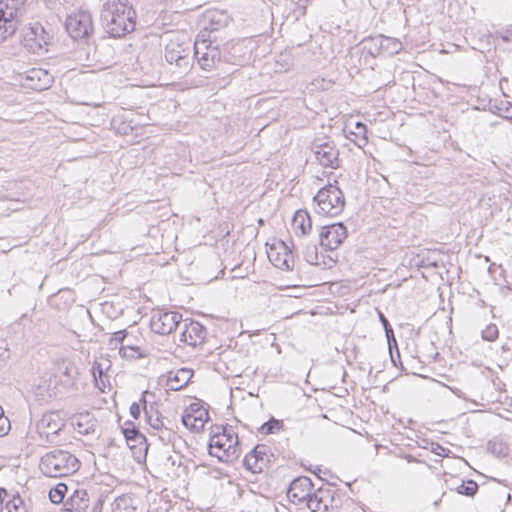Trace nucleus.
<instances>
[{
  "mask_svg": "<svg viewBox=\"0 0 512 512\" xmlns=\"http://www.w3.org/2000/svg\"><path fill=\"white\" fill-rule=\"evenodd\" d=\"M112 367V362L107 354L98 356L92 365V375L96 387L102 392L107 393L111 390V383L109 380V371Z\"/></svg>",
  "mask_w": 512,
  "mask_h": 512,
  "instance_id": "15",
  "label": "nucleus"
},
{
  "mask_svg": "<svg viewBox=\"0 0 512 512\" xmlns=\"http://www.w3.org/2000/svg\"><path fill=\"white\" fill-rule=\"evenodd\" d=\"M73 426L81 435H89L95 431L96 421L89 411H81L73 416Z\"/></svg>",
  "mask_w": 512,
  "mask_h": 512,
  "instance_id": "26",
  "label": "nucleus"
},
{
  "mask_svg": "<svg viewBox=\"0 0 512 512\" xmlns=\"http://www.w3.org/2000/svg\"><path fill=\"white\" fill-rule=\"evenodd\" d=\"M283 428V422L281 420L277 419H270L269 421L265 422L261 425L259 431L262 434L268 435L277 433Z\"/></svg>",
  "mask_w": 512,
  "mask_h": 512,
  "instance_id": "32",
  "label": "nucleus"
},
{
  "mask_svg": "<svg viewBox=\"0 0 512 512\" xmlns=\"http://www.w3.org/2000/svg\"><path fill=\"white\" fill-rule=\"evenodd\" d=\"M272 458L271 449L265 444H258L245 455L243 465L251 473L261 474L268 470Z\"/></svg>",
  "mask_w": 512,
  "mask_h": 512,
  "instance_id": "13",
  "label": "nucleus"
},
{
  "mask_svg": "<svg viewBox=\"0 0 512 512\" xmlns=\"http://www.w3.org/2000/svg\"><path fill=\"white\" fill-rule=\"evenodd\" d=\"M499 336V330L496 324L490 323L488 324L482 331V338L484 340L493 342Z\"/></svg>",
  "mask_w": 512,
  "mask_h": 512,
  "instance_id": "34",
  "label": "nucleus"
},
{
  "mask_svg": "<svg viewBox=\"0 0 512 512\" xmlns=\"http://www.w3.org/2000/svg\"><path fill=\"white\" fill-rule=\"evenodd\" d=\"M146 394H148V392H147V391H144V393H143V398H142V401H143L144 403L146 402V400H145V396H146Z\"/></svg>",
  "mask_w": 512,
  "mask_h": 512,
  "instance_id": "43",
  "label": "nucleus"
},
{
  "mask_svg": "<svg viewBox=\"0 0 512 512\" xmlns=\"http://www.w3.org/2000/svg\"><path fill=\"white\" fill-rule=\"evenodd\" d=\"M80 460L72 453L56 449L45 453L39 461L40 471L48 477H68L79 471Z\"/></svg>",
  "mask_w": 512,
  "mask_h": 512,
  "instance_id": "4",
  "label": "nucleus"
},
{
  "mask_svg": "<svg viewBox=\"0 0 512 512\" xmlns=\"http://www.w3.org/2000/svg\"><path fill=\"white\" fill-rule=\"evenodd\" d=\"M344 132L346 137L359 148H363L368 143L367 126L350 115L344 124Z\"/></svg>",
  "mask_w": 512,
  "mask_h": 512,
  "instance_id": "19",
  "label": "nucleus"
},
{
  "mask_svg": "<svg viewBox=\"0 0 512 512\" xmlns=\"http://www.w3.org/2000/svg\"><path fill=\"white\" fill-rule=\"evenodd\" d=\"M182 424L192 433H202L210 422L209 405L199 398L187 405L182 413Z\"/></svg>",
  "mask_w": 512,
  "mask_h": 512,
  "instance_id": "9",
  "label": "nucleus"
},
{
  "mask_svg": "<svg viewBox=\"0 0 512 512\" xmlns=\"http://www.w3.org/2000/svg\"><path fill=\"white\" fill-rule=\"evenodd\" d=\"M291 234L301 238L312 231V220L306 210H297L290 225Z\"/></svg>",
  "mask_w": 512,
  "mask_h": 512,
  "instance_id": "23",
  "label": "nucleus"
},
{
  "mask_svg": "<svg viewBox=\"0 0 512 512\" xmlns=\"http://www.w3.org/2000/svg\"><path fill=\"white\" fill-rule=\"evenodd\" d=\"M305 259L309 264L319 267H330L334 262L331 257L322 251H318L316 247H310L306 250Z\"/></svg>",
  "mask_w": 512,
  "mask_h": 512,
  "instance_id": "27",
  "label": "nucleus"
},
{
  "mask_svg": "<svg viewBox=\"0 0 512 512\" xmlns=\"http://www.w3.org/2000/svg\"><path fill=\"white\" fill-rule=\"evenodd\" d=\"M102 21L111 37L120 38L134 31L136 11L125 0H110L104 6Z\"/></svg>",
  "mask_w": 512,
  "mask_h": 512,
  "instance_id": "1",
  "label": "nucleus"
},
{
  "mask_svg": "<svg viewBox=\"0 0 512 512\" xmlns=\"http://www.w3.org/2000/svg\"><path fill=\"white\" fill-rule=\"evenodd\" d=\"M206 339V329L198 321L189 320L185 322L180 334V342L190 347L201 346Z\"/></svg>",
  "mask_w": 512,
  "mask_h": 512,
  "instance_id": "18",
  "label": "nucleus"
},
{
  "mask_svg": "<svg viewBox=\"0 0 512 512\" xmlns=\"http://www.w3.org/2000/svg\"><path fill=\"white\" fill-rule=\"evenodd\" d=\"M188 43L181 41L179 38L171 39L165 47V58L173 64H178L188 56Z\"/></svg>",
  "mask_w": 512,
  "mask_h": 512,
  "instance_id": "24",
  "label": "nucleus"
},
{
  "mask_svg": "<svg viewBox=\"0 0 512 512\" xmlns=\"http://www.w3.org/2000/svg\"><path fill=\"white\" fill-rule=\"evenodd\" d=\"M194 376L190 368H179L170 370L162 375L160 380L163 386L170 391H179L185 388Z\"/></svg>",
  "mask_w": 512,
  "mask_h": 512,
  "instance_id": "17",
  "label": "nucleus"
},
{
  "mask_svg": "<svg viewBox=\"0 0 512 512\" xmlns=\"http://www.w3.org/2000/svg\"><path fill=\"white\" fill-rule=\"evenodd\" d=\"M119 354L123 359L133 361L142 358L144 351L138 345H123L119 349Z\"/></svg>",
  "mask_w": 512,
  "mask_h": 512,
  "instance_id": "29",
  "label": "nucleus"
},
{
  "mask_svg": "<svg viewBox=\"0 0 512 512\" xmlns=\"http://www.w3.org/2000/svg\"><path fill=\"white\" fill-rule=\"evenodd\" d=\"M53 83V76L45 69L32 68L24 79L23 86L33 91H43L48 89Z\"/></svg>",
  "mask_w": 512,
  "mask_h": 512,
  "instance_id": "20",
  "label": "nucleus"
},
{
  "mask_svg": "<svg viewBox=\"0 0 512 512\" xmlns=\"http://www.w3.org/2000/svg\"><path fill=\"white\" fill-rule=\"evenodd\" d=\"M314 484L311 478L307 476H299L295 478L287 491V497L290 502L300 504L306 501L313 495Z\"/></svg>",
  "mask_w": 512,
  "mask_h": 512,
  "instance_id": "16",
  "label": "nucleus"
},
{
  "mask_svg": "<svg viewBox=\"0 0 512 512\" xmlns=\"http://www.w3.org/2000/svg\"><path fill=\"white\" fill-rule=\"evenodd\" d=\"M11 429V423L9 418L5 415L4 409L0 405V437H3L9 433Z\"/></svg>",
  "mask_w": 512,
  "mask_h": 512,
  "instance_id": "35",
  "label": "nucleus"
},
{
  "mask_svg": "<svg viewBox=\"0 0 512 512\" xmlns=\"http://www.w3.org/2000/svg\"><path fill=\"white\" fill-rule=\"evenodd\" d=\"M267 257L274 267L280 270H291L294 266V255L287 244L273 238L267 242Z\"/></svg>",
  "mask_w": 512,
  "mask_h": 512,
  "instance_id": "12",
  "label": "nucleus"
},
{
  "mask_svg": "<svg viewBox=\"0 0 512 512\" xmlns=\"http://www.w3.org/2000/svg\"><path fill=\"white\" fill-rule=\"evenodd\" d=\"M315 211L324 217L338 216L345 207V198L341 189L335 185L321 188L314 197Z\"/></svg>",
  "mask_w": 512,
  "mask_h": 512,
  "instance_id": "6",
  "label": "nucleus"
},
{
  "mask_svg": "<svg viewBox=\"0 0 512 512\" xmlns=\"http://www.w3.org/2000/svg\"><path fill=\"white\" fill-rule=\"evenodd\" d=\"M125 337H126V332L125 331H117V332L113 333L110 341L111 342L122 343L123 340L125 339Z\"/></svg>",
  "mask_w": 512,
  "mask_h": 512,
  "instance_id": "37",
  "label": "nucleus"
},
{
  "mask_svg": "<svg viewBox=\"0 0 512 512\" xmlns=\"http://www.w3.org/2000/svg\"><path fill=\"white\" fill-rule=\"evenodd\" d=\"M456 490L461 495L474 496L478 491V484L474 480H468L459 485Z\"/></svg>",
  "mask_w": 512,
  "mask_h": 512,
  "instance_id": "33",
  "label": "nucleus"
},
{
  "mask_svg": "<svg viewBox=\"0 0 512 512\" xmlns=\"http://www.w3.org/2000/svg\"><path fill=\"white\" fill-rule=\"evenodd\" d=\"M65 29L73 40L87 41L95 30L92 14L84 9L72 11L66 17Z\"/></svg>",
  "mask_w": 512,
  "mask_h": 512,
  "instance_id": "8",
  "label": "nucleus"
},
{
  "mask_svg": "<svg viewBox=\"0 0 512 512\" xmlns=\"http://www.w3.org/2000/svg\"><path fill=\"white\" fill-rule=\"evenodd\" d=\"M113 512H136L134 500L129 495H122L115 499Z\"/></svg>",
  "mask_w": 512,
  "mask_h": 512,
  "instance_id": "28",
  "label": "nucleus"
},
{
  "mask_svg": "<svg viewBox=\"0 0 512 512\" xmlns=\"http://www.w3.org/2000/svg\"><path fill=\"white\" fill-rule=\"evenodd\" d=\"M129 411H130V414L131 416L134 418V420H137L139 419L140 415H141V406L139 403H132L130 408H129Z\"/></svg>",
  "mask_w": 512,
  "mask_h": 512,
  "instance_id": "36",
  "label": "nucleus"
},
{
  "mask_svg": "<svg viewBox=\"0 0 512 512\" xmlns=\"http://www.w3.org/2000/svg\"><path fill=\"white\" fill-rule=\"evenodd\" d=\"M209 453L223 462H232L240 455L237 433L229 425H214L209 438Z\"/></svg>",
  "mask_w": 512,
  "mask_h": 512,
  "instance_id": "3",
  "label": "nucleus"
},
{
  "mask_svg": "<svg viewBox=\"0 0 512 512\" xmlns=\"http://www.w3.org/2000/svg\"><path fill=\"white\" fill-rule=\"evenodd\" d=\"M347 237V231L343 224L336 223L323 228L320 234V243L328 250L337 249Z\"/></svg>",
  "mask_w": 512,
  "mask_h": 512,
  "instance_id": "21",
  "label": "nucleus"
},
{
  "mask_svg": "<svg viewBox=\"0 0 512 512\" xmlns=\"http://www.w3.org/2000/svg\"><path fill=\"white\" fill-rule=\"evenodd\" d=\"M381 319H382L384 326L387 327L388 321L386 320V318L383 315H381Z\"/></svg>",
  "mask_w": 512,
  "mask_h": 512,
  "instance_id": "42",
  "label": "nucleus"
},
{
  "mask_svg": "<svg viewBox=\"0 0 512 512\" xmlns=\"http://www.w3.org/2000/svg\"><path fill=\"white\" fill-rule=\"evenodd\" d=\"M66 426V418L62 411L50 409L30 427L26 434L28 445L47 447L52 444Z\"/></svg>",
  "mask_w": 512,
  "mask_h": 512,
  "instance_id": "2",
  "label": "nucleus"
},
{
  "mask_svg": "<svg viewBox=\"0 0 512 512\" xmlns=\"http://www.w3.org/2000/svg\"><path fill=\"white\" fill-rule=\"evenodd\" d=\"M5 508L7 512H25V503L18 494H8L5 501Z\"/></svg>",
  "mask_w": 512,
  "mask_h": 512,
  "instance_id": "30",
  "label": "nucleus"
},
{
  "mask_svg": "<svg viewBox=\"0 0 512 512\" xmlns=\"http://www.w3.org/2000/svg\"><path fill=\"white\" fill-rule=\"evenodd\" d=\"M89 496L85 489H76L64 505L63 512H86Z\"/></svg>",
  "mask_w": 512,
  "mask_h": 512,
  "instance_id": "25",
  "label": "nucleus"
},
{
  "mask_svg": "<svg viewBox=\"0 0 512 512\" xmlns=\"http://www.w3.org/2000/svg\"><path fill=\"white\" fill-rule=\"evenodd\" d=\"M121 432L133 458L138 463H144L149 449L146 436L139 430L137 424L131 420L124 421L121 425Z\"/></svg>",
  "mask_w": 512,
  "mask_h": 512,
  "instance_id": "10",
  "label": "nucleus"
},
{
  "mask_svg": "<svg viewBox=\"0 0 512 512\" xmlns=\"http://www.w3.org/2000/svg\"><path fill=\"white\" fill-rule=\"evenodd\" d=\"M8 498V492L4 488H0V512H3L5 507V501Z\"/></svg>",
  "mask_w": 512,
  "mask_h": 512,
  "instance_id": "38",
  "label": "nucleus"
},
{
  "mask_svg": "<svg viewBox=\"0 0 512 512\" xmlns=\"http://www.w3.org/2000/svg\"><path fill=\"white\" fill-rule=\"evenodd\" d=\"M220 228H221V232L224 233L225 236H228L230 234L231 230L233 229V225L225 223V224L220 225Z\"/></svg>",
  "mask_w": 512,
  "mask_h": 512,
  "instance_id": "39",
  "label": "nucleus"
},
{
  "mask_svg": "<svg viewBox=\"0 0 512 512\" xmlns=\"http://www.w3.org/2000/svg\"><path fill=\"white\" fill-rule=\"evenodd\" d=\"M27 0H0V44L15 35L22 22Z\"/></svg>",
  "mask_w": 512,
  "mask_h": 512,
  "instance_id": "5",
  "label": "nucleus"
},
{
  "mask_svg": "<svg viewBox=\"0 0 512 512\" xmlns=\"http://www.w3.org/2000/svg\"><path fill=\"white\" fill-rule=\"evenodd\" d=\"M203 61H206V59H200L199 60V63L200 65L202 66L203 69H208V67L210 66L209 64H206V62H203Z\"/></svg>",
  "mask_w": 512,
  "mask_h": 512,
  "instance_id": "41",
  "label": "nucleus"
},
{
  "mask_svg": "<svg viewBox=\"0 0 512 512\" xmlns=\"http://www.w3.org/2000/svg\"><path fill=\"white\" fill-rule=\"evenodd\" d=\"M315 157L324 167L337 169L340 166L339 150L333 142H325L317 146Z\"/></svg>",
  "mask_w": 512,
  "mask_h": 512,
  "instance_id": "22",
  "label": "nucleus"
},
{
  "mask_svg": "<svg viewBox=\"0 0 512 512\" xmlns=\"http://www.w3.org/2000/svg\"><path fill=\"white\" fill-rule=\"evenodd\" d=\"M52 36L40 24L35 23L28 28L23 36V45L33 53H39L47 50V46L51 43Z\"/></svg>",
  "mask_w": 512,
  "mask_h": 512,
  "instance_id": "14",
  "label": "nucleus"
},
{
  "mask_svg": "<svg viewBox=\"0 0 512 512\" xmlns=\"http://www.w3.org/2000/svg\"><path fill=\"white\" fill-rule=\"evenodd\" d=\"M182 318V314L178 311L156 307L151 310L149 327L155 334L170 335L177 329Z\"/></svg>",
  "mask_w": 512,
  "mask_h": 512,
  "instance_id": "11",
  "label": "nucleus"
},
{
  "mask_svg": "<svg viewBox=\"0 0 512 512\" xmlns=\"http://www.w3.org/2000/svg\"><path fill=\"white\" fill-rule=\"evenodd\" d=\"M68 492V486L65 483H58L49 491V499L54 504H60L63 502Z\"/></svg>",
  "mask_w": 512,
  "mask_h": 512,
  "instance_id": "31",
  "label": "nucleus"
},
{
  "mask_svg": "<svg viewBox=\"0 0 512 512\" xmlns=\"http://www.w3.org/2000/svg\"><path fill=\"white\" fill-rule=\"evenodd\" d=\"M343 502V494L337 488L326 485L313 492L307 507L311 512H339Z\"/></svg>",
  "mask_w": 512,
  "mask_h": 512,
  "instance_id": "7",
  "label": "nucleus"
},
{
  "mask_svg": "<svg viewBox=\"0 0 512 512\" xmlns=\"http://www.w3.org/2000/svg\"><path fill=\"white\" fill-rule=\"evenodd\" d=\"M379 42L381 47H387L389 44L394 43L393 39L388 37H380Z\"/></svg>",
  "mask_w": 512,
  "mask_h": 512,
  "instance_id": "40",
  "label": "nucleus"
}]
</instances>
